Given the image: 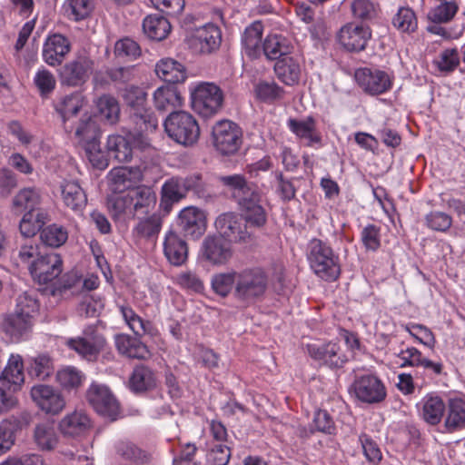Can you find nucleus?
<instances>
[{
	"instance_id": "obj_1",
	"label": "nucleus",
	"mask_w": 465,
	"mask_h": 465,
	"mask_svg": "<svg viewBox=\"0 0 465 465\" xmlns=\"http://www.w3.org/2000/svg\"><path fill=\"white\" fill-rule=\"evenodd\" d=\"M218 180L232 192L239 214L249 230L260 229L266 224L267 213L262 205L261 193L253 183L247 182L242 174L223 175Z\"/></svg>"
},
{
	"instance_id": "obj_2",
	"label": "nucleus",
	"mask_w": 465,
	"mask_h": 465,
	"mask_svg": "<svg viewBox=\"0 0 465 465\" xmlns=\"http://www.w3.org/2000/svg\"><path fill=\"white\" fill-rule=\"evenodd\" d=\"M38 310L39 303L35 291L24 292L17 296L14 311L4 315L1 324L9 341L17 343L29 339Z\"/></svg>"
},
{
	"instance_id": "obj_3",
	"label": "nucleus",
	"mask_w": 465,
	"mask_h": 465,
	"mask_svg": "<svg viewBox=\"0 0 465 465\" xmlns=\"http://www.w3.org/2000/svg\"><path fill=\"white\" fill-rule=\"evenodd\" d=\"M189 192H193L198 197L205 196L206 188L201 173L173 176L167 179L161 188L160 208L169 213L173 206L184 199Z\"/></svg>"
},
{
	"instance_id": "obj_4",
	"label": "nucleus",
	"mask_w": 465,
	"mask_h": 465,
	"mask_svg": "<svg viewBox=\"0 0 465 465\" xmlns=\"http://www.w3.org/2000/svg\"><path fill=\"white\" fill-rule=\"evenodd\" d=\"M268 282V275L262 268L242 269L236 273V285L232 296L241 307H249L264 296Z\"/></svg>"
},
{
	"instance_id": "obj_5",
	"label": "nucleus",
	"mask_w": 465,
	"mask_h": 465,
	"mask_svg": "<svg viewBox=\"0 0 465 465\" xmlns=\"http://www.w3.org/2000/svg\"><path fill=\"white\" fill-rule=\"evenodd\" d=\"M74 137L84 150L92 165L104 170L108 166V160L100 146L101 131L96 121L87 114L82 115L76 126H74Z\"/></svg>"
},
{
	"instance_id": "obj_6",
	"label": "nucleus",
	"mask_w": 465,
	"mask_h": 465,
	"mask_svg": "<svg viewBox=\"0 0 465 465\" xmlns=\"http://www.w3.org/2000/svg\"><path fill=\"white\" fill-rule=\"evenodd\" d=\"M307 258L314 273L326 282H333L341 273L339 255L321 239L313 238L307 247Z\"/></svg>"
},
{
	"instance_id": "obj_7",
	"label": "nucleus",
	"mask_w": 465,
	"mask_h": 465,
	"mask_svg": "<svg viewBox=\"0 0 465 465\" xmlns=\"http://www.w3.org/2000/svg\"><path fill=\"white\" fill-rule=\"evenodd\" d=\"M164 131L175 143L192 146L200 137V126L196 118L186 111H173L163 122Z\"/></svg>"
},
{
	"instance_id": "obj_8",
	"label": "nucleus",
	"mask_w": 465,
	"mask_h": 465,
	"mask_svg": "<svg viewBox=\"0 0 465 465\" xmlns=\"http://www.w3.org/2000/svg\"><path fill=\"white\" fill-rule=\"evenodd\" d=\"M149 139L142 134H133L129 131L125 135H109L106 142V150L109 157L119 163H128L139 152L150 148Z\"/></svg>"
},
{
	"instance_id": "obj_9",
	"label": "nucleus",
	"mask_w": 465,
	"mask_h": 465,
	"mask_svg": "<svg viewBox=\"0 0 465 465\" xmlns=\"http://www.w3.org/2000/svg\"><path fill=\"white\" fill-rule=\"evenodd\" d=\"M192 106L203 117L218 114L223 105V92L213 83H201L191 92Z\"/></svg>"
},
{
	"instance_id": "obj_10",
	"label": "nucleus",
	"mask_w": 465,
	"mask_h": 465,
	"mask_svg": "<svg viewBox=\"0 0 465 465\" xmlns=\"http://www.w3.org/2000/svg\"><path fill=\"white\" fill-rule=\"evenodd\" d=\"M212 143L222 155H232L238 152L242 143V128L231 120L218 121L213 126Z\"/></svg>"
},
{
	"instance_id": "obj_11",
	"label": "nucleus",
	"mask_w": 465,
	"mask_h": 465,
	"mask_svg": "<svg viewBox=\"0 0 465 465\" xmlns=\"http://www.w3.org/2000/svg\"><path fill=\"white\" fill-rule=\"evenodd\" d=\"M306 351L314 361L331 370L341 369L348 361L345 351L339 341L309 343Z\"/></svg>"
},
{
	"instance_id": "obj_12",
	"label": "nucleus",
	"mask_w": 465,
	"mask_h": 465,
	"mask_svg": "<svg viewBox=\"0 0 465 465\" xmlns=\"http://www.w3.org/2000/svg\"><path fill=\"white\" fill-rule=\"evenodd\" d=\"M94 67V61L87 55H78L65 63L58 70L60 84L68 87H79L84 84Z\"/></svg>"
},
{
	"instance_id": "obj_13",
	"label": "nucleus",
	"mask_w": 465,
	"mask_h": 465,
	"mask_svg": "<svg viewBox=\"0 0 465 465\" xmlns=\"http://www.w3.org/2000/svg\"><path fill=\"white\" fill-rule=\"evenodd\" d=\"M214 224L219 235L229 242H247L252 235V232L244 223L243 218L234 212L220 214Z\"/></svg>"
},
{
	"instance_id": "obj_14",
	"label": "nucleus",
	"mask_w": 465,
	"mask_h": 465,
	"mask_svg": "<svg viewBox=\"0 0 465 465\" xmlns=\"http://www.w3.org/2000/svg\"><path fill=\"white\" fill-rule=\"evenodd\" d=\"M105 339L94 326H88L83 335L69 339L67 346L88 361H94L105 346Z\"/></svg>"
},
{
	"instance_id": "obj_15",
	"label": "nucleus",
	"mask_w": 465,
	"mask_h": 465,
	"mask_svg": "<svg viewBox=\"0 0 465 465\" xmlns=\"http://www.w3.org/2000/svg\"><path fill=\"white\" fill-rule=\"evenodd\" d=\"M88 402L94 411L111 420H116L120 406L108 387L97 383H93L86 392Z\"/></svg>"
},
{
	"instance_id": "obj_16",
	"label": "nucleus",
	"mask_w": 465,
	"mask_h": 465,
	"mask_svg": "<svg viewBox=\"0 0 465 465\" xmlns=\"http://www.w3.org/2000/svg\"><path fill=\"white\" fill-rule=\"evenodd\" d=\"M355 80L364 93L378 95L386 93L392 86V78L385 71L376 68H359Z\"/></svg>"
},
{
	"instance_id": "obj_17",
	"label": "nucleus",
	"mask_w": 465,
	"mask_h": 465,
	"mask_svg": "<svg viewBox=\"0 0 465 465\" xmlns=\"http://www.w3.org/2000/svg\"><path fill=\"white\" fill-rule=\"evenodd\" d=\"M32 277L41 284L56 279L63 271V260L54 252L43 253L29 266Z\"/></svg>"
},
{
	"instance_id": "obj_18",
	"label": "nucleus",
	"mask_w": 465,
	"mask_h": 465,
	"mask_svg": "<svg viewBox=\"0 0 465 465\" xmlns=\"http://www.w3.org/2000/svg\"><path fill=\"white\" fill-rule=\"evenodd\" d=\"M222 44V31L214 24H206L197 28L190 38L191 48L202 54L217 52Z\"/></svg>"
},
{
	"instance_id": "obj_19",
	"label": "nucleus",
	"mask_w": 465,
	"mask_h": 465,
	"mask_svg": "<svg viewBox=\"0 0 465 465\" xmlns=\"http://www.w3.org/2000/svg\"><path fill=\"white\" fill-rule=\"evenodd\" d=\"M351 388L356 398L365 403H378L386 397V389L382 381L375 375L365 374L357 377Z\"/></svg>"
},
{
	"instance_id": "obj_20",
	"label": "nucleus",
	"mask_w": 465,
	"mask_h": 465,
	"mask_svg": "<svg viewBox=\"0 0 465 465\" xmlns=\"http://www.w3.org/2000/svg\"><path fill=\"white\" fill-rule=\"evenodd\" d=\"M30 395L33 401L45 413L56 415L65 407V400L62 393L53 386L36 384L31 388Z\"/></svg>"
},
{
	"instance_id": "obj_21",
	"label": "nucleus",
	"mask_w": 465,
	"mask_h": 465,
	"mask_svg": "<svg viewBox=\"0 0 465 465\" xmlns=\"http://www.w3.org/2000/svg\"><path fill=\"white\" fill-rule=\"evenodd\" d=\"M371 37V31L369 26L353 23L342 26L338 34L339 42L351 52L364 50Z\"/></svg>"
},
{
	"instance_id": "obj_22",
	"label": "nucleus",
	"mask_w": 465,
	"mask_h": 465,
	"mask_svg": "<svg viewBox=\"0 0 465 465\" xmlns=\"http://www.w3.org/2000/svg\"><path fill=\"white\" fill-rule=\"evenodd\" d=\"M70 51V40L61 34H53L44 43L42 57L49 66L56 67L62 64Z\"/></svg>"
},
{
	"instance_id": "obj_23",
	"label": "nucleus",
	"mask_w": 465,
	"mask_h": 465,
	"mask_svg": "<svg viewBox=\"0 0 465 465\" xmlns=\"http://www.w3.org/2000/svg\"><path fill=\"white\" fill-rule=\"evenodd\" d=\"M177 226L185 236L197 239L205 232V215L203 212L197 207H185L178 215Z\"/></svg>"
},
{
	"instance_id": "obj_24",
	"label": "nucleus",
	"mask_w": 465,
	"mask_h": 465,
	"mask_svg": "<svg viewBox=\"0 0 465 465\" xmlns=\"http://www.w3.org/2000/svg\"><path fill=\"white\" fill-rule=\"evenodd\" d=\"M203 257L213 264H223L232 257L230 242L221 235H208L202 243Z\"/></svg>"
},
{
	"instance_id": "obj_25",
	"label": "nucleus",
	"mask_w": 465,
	"mask_h": 465,
	"mask_svg": "<svg viewBox=\"0 0 465 465\" xmlns=\"http://www.w3.org/2000/svg\"><path fill=\"white\" fill-rule=\"evenodd\" d=\"M107 177L110 189L115 193H120L135 188L141 181L142 173L139 168L115 167L109 172Z\"/></svg>"
},
{
	"instance_id": "obj_26",
	"label": "nucleus",
	"mask_w": 465,
	"mask_h": 465,
	"mask_svg": "<svg viewBox=\"0 0 465 465\" xmlns=\"http://www.w3.org/2000/svg\"><path fill=\"white\" fill-rule=\"evenodd\" d=\"M163 254L172 265L181 266L188 258L187 242L176 232L170 230L164 237Z\"/></svg>"
},
{
	"instance_id": "obj_27",
	"label": "nucleus",
	"mask_w": 465,
	"mask_h": 465,
	"mask_svg": "<svg viewBox=\"0 0 465 465\" xmlns=\"http://www.w3.org/2000/svg\"><path fill=\"white\" fill-rule=\"evenodd\" d=\"M129 192L132 203V218L147 215L154 208L157 197L151 187L140 185Z\"/></svg>"
},
{
	"instance_id": "obj_28",
	"label": "nucleus",
	"mask_w": 465,
	"mask_h": 465,
	"mask_svg": "<svg viewBox=\"0 0 465 465\" xmlns=\"http://www.w3.org/2000/svg\"><path fill=\"white\" fill-rule=\"evenodd\" d=\"M82 106L83 99L79 93L64 95L54 104V109L59 114L66 133L71 134L74 131L71 119L80 112Z\"/></svg>"
},
{
	"instance_id": "obj_29",
	"label": "nucleus",
	"mask_w": 465,
	"mask_h": 465,
	"mask_svg": "<svg viewBox=\"0 0 465 465\" xmlns=\"http://www.w3.org/2000/svg\"><path fill=\"white\" fill-rule=\"evenodd\" d=\"M44 200L43 191L36 186L20 189L12 199V207L20 212L44 210L41 204Z\"/></svg>"
},
{
	"instance_id": "obj_30",
	"label": "nucleus",
	"mask_w": 465,
	"mask_h": 465,
	"mask_svg": "<svg viewBox=\"0 0 465 465\" xmlns=\"http://www.w3.org/2000/svg\"><path fill=\"white\" fill-rule=\"evenodd\" d=\"M91 428L89 417L82 411H74L59 422V430L64 437L76 438L84 435Z\"/></svg>"
},
{
	"instance_id": "obj_31",
	"label": "nucleus",
	"mask_w": 465,
	"mask_h": 465,
	"mask_svg": "<svg viewBox=\"0 0 465 465\" xmlns=\"http://www.w3.org/2000/svg\"><path fill=\"white\" fill-rule=\"evenodd\" d=\"M60 190L64 205L74 213H82L86 206L87 196L78 182H63Z\"/></svg>"
},
{
	"instance_id": "obj_32",
	"label": "nucleus",
	"mask_w": 465,
	"mask_h": 465,
	"mask_svg": "<svg viewBox=\"0 0 465 465\" xmlns=\"http://www.w3.org/2000/svg\"><path fill=\"white\" fill-rule=\"evenodd\" d=\"M445 431L453 433L465 429V401L451 398L446 404Z\"/></svg>"
},
{
	"instance_id": "obj_33",
	"label": "nucleus",
	"mask_w": 465,
	"mask_h": 465,
	"mask_svg": "<svg viewBox=\"0 0 465 465\" xmlns=\"http://www.w3.org/2000/svg\"><path fill=\"white\" fill-rule=\"evenodd\" d=\"M277 78L286 85L297 84L301 77L300 63L292 56H283L273 66Z\"/></svg>"
},
{
	"instance_id": "obj_34",
	"label": "nucleus",
	"mask_w": 465,
	"mask_h": 465,
	"mask_svg": "<svg viewBox=\"0 0 465 465\" xmlns=\"http://www.w3.org/2000/svg\"><path fill=\"white\" fill-rule=\"evenodd\" d=\"M49 221L50 216L46 210L25 212L19 223L20 233L26 238L33 237L40 232Z\"/></svg>"
},
{
	"instance_id": "obj_35",
	"label": "nucleus",
	"mask_w": 465,
	"mask_h": 465,
	"mask_svg": "<svg viewBox=\"0 0 465 465\" xmlns=\"http://www.w3.org/2000/svg\"><path fill=\"white\" fill-rule=\"evenodd\" d=\"M287 124L296 136L306 141L307 146L321 143L322 137L316 130V122L313 117L308 116L304 120L291 118Z\"/></svg>"
},
{
	"instance_id": "obj_36",
	"label": "nucleus",
	"mask_w": 465,
	"mask_h": 465,
	"mask_svg": "<svg viewBox=\"0 0 465 465\" xmlns=\"http://www.w3.org/2000/svg\"><path fill=\"white\" fill-rule=\"evenodd\" d=\"M263 25L261 21H254L247 26L242 36V45L247 56L257 58L262 51V37Z\"/></svg>"
},
{
	"instance_id": "obj_37",
	"label": "nucleus",
	"mask_w": 465,
	"mask_h": 465,
	"mask_svg": "<svg viewBox=\"0 0 465 465\" xmlns=\"http://www.w3.org/2000/svg\"><path fill=\"white\" fill-rule=\"evenodd\" d=\"M115 346L118 351L128 358L146 359L150 352L137 337L127 334H117L114 337Z\"/></svg>"
},
{
	"instance_id": "obj_38",
	"label": "nucleus",
	"mask_w": 465,
	"mask_h": 465,
	"mask_svg": "<svg viewBox=\"0 0 465 465\" xmlns=\"http://www.w3.org/2000/svg\"><path fill=\"white\" fill-rule=\"evenodd\" d=\"M24 364L20 355L12 354L8 360L7 365L2 371L0 376V381L2 385H9V390L13 388V391L19 389L22 383H24Z\"/></svg>"
},
{
	"instance_id": "obj_39",
	"label": "nucleus",
	"mask_w": 465,
	"mask_h": 465,
	"mask_svg": "<svg viewBox=\"0 0 465 465\" xmlns=\"http://www.w3.org/2000/svg\"><path fill=\"white\" fill-rule=\"evenodd\" d=\"M421 417L428 424L438 425L445 413L446 404L443 400L434 394L426 395L421 401Z\"/></svg>"
},
{
	"instance_id": "obj_40",
	"label": "nucleus",
	"mask_w": 465,
	"mask_h": 465,
	"mask_svg": "<svg viewBox=\"0 0 465 465\" xmlns=\"http://www.w3.org/2000/svg\"><path fill=\"white\" fill-rule=\"evenodd\" d=\"M153 103L158 111L165 112L181 106L183 97L174 85L160 86L153 93Z\"/></svg>"
},
{
	"instance_id": "obj_41",
	"label": "nucleus",
	"mask_w": 465,
	"mask_h": 465,
	"mask_svg": "<svg viewBox=\"0 0 465 465\" xmlns=\"http://www.w3.org/2000/svg\"><path fill=\"white\" fill-rule=\"evenodd\" d=\"M155 73L163 81L172 84L182 83L186 78L183 65L171 58L160 60L155 65Z\"/></svg>"
},
{
	"instance_id": "obj_42",
	"label": "nucleus",
	"mask_w": 465,
	"mask_h": 465,
	"mask_svg": "<svg viewBox=\"0 0 465 465\" xmlns=\"http://www.w3.org/2000/svg\"><path fill=\"white\" fill-rule=\"evenodd\" d=\"M171 29L169 20L163 15H150L143 21V31L151 40H164L170 34Z\"/></svg>"
},
{
	"instance_id": "obj_43",
	"label": "nucleus",
	"mask_w": 465,
	"mask_h": 465,
	"mask_svg": "<svg viewBox=\"0 0 465 465\" xmlns=\"http://www.w3.org/2000/svg\"><path fill=\"white\" fill-rule=\"evenodd\" d=\"M128 121L135 130L133 134H143V132H154L158 127V119L148 105L141 110L128 113Z\"/></svg>"
},
{
	"instance_id": "obj_44",
	"label": "nucleus",
	"mask_w": 465,
	"mask_h": 465,
	"mask_svg": "<svg viewBox=\"0 0 465 465\" xmlns=\"http://www.w3.org/2000/svg\"><path fill=\"white\" fill-rule=\"evenodd\" d=\"M33 441L37 449L43 451H51L58 444V435L53 424L42 422L34 428Z\"/></svg>"
},
{
	"instance_id": "obj_45",
	"label": "nucleus",
	"mask_w": 465,
	"mask_h": 465,
	"mask_svg": "<svg viewBox=\"0 0 465 465\" xmlns=\"http://www.w3.org/2000/svg\"><path fill=\"white\" fill-rule=\"evenodd\" d=\"M156 386L154 372L144 365L136 366L130 378L129 387L135 393H142L153 389Z\"/></svg>"
},
{
	"instance_id": "obj_46",
	"label": "nucleus",
	"mask_w": 465,
	"mask_h": 465,
	"mask_svg": "<svg viewBox=\"0 0 465 465\" xmlns=\"http://www.w3.org/2000/svg\"><path fill=\"white\" fill-rule=\"evenodd\" d=\"M291 48L288 40L281 35H268L262 47L266 58L276 61L283 56H288Z\"/></svg>"
},
{
	"instance_id": "obj_47",
	"label": "nucleus",
	"mask_w": 465,
	"mask_h": 465,
	"mask_svg": "<svg viewBox=\"0 0 465 465\" xmlns=\"http://www.w3.org/2000/svg\"><path fill=\"white\" fill-rule=\"evenodd\" d=\"M116 453L124 460L134 462L137 465H144L151 461L152 456L149 452L142 450L134 443L128 440H120L115 445Z\"/></svg>"
},
{
	"instance_id": "obj_48",
	"label": "nucleus",
	"mask_w": 465,
	"mask_h": 465,
	"mask_svg": "<svg viewBox=\"0 0 465 465\" xmlns=\"http://www.w3.org/2000/svg\"><path fill=\"white\" fill-rule=\"evenodd\" d=\"M63 8L69 20L80 22L91 16L94 0H65Z\"/></svg>"
},
{
	"instance_id": "obj_49",
	"label": "nucleus",
	"mask_w": 465,
	"mask_h": 465,
	"mask_svg": "<svg viewBox=\"0 0 465 465\" xmlns=\"http://www.w3.org/2000/svg\"><path fill=\"white\" fill-rule=\"evenodd\" d=\"M253 92L255 97L266 104H272L284 97V89L274 81H259L254 84Z\"/></svg>"
},
{
	"instance_id": "obj_50",
	"label": "nucleus",
	"mask_w": 465,
	"mask_h": 465,
	"mask_svg": "<svg viewBox=\"0 0 465 465\" xmlns=\"http://www.w3.org/2000/svg\"><path fill=\"white\" fill-rule=\"evenodd\" d=\"M40 239L45 246L58 248L66 242L68 232L64 226L53 223L42 229Z\"/></svg>"
},
{
	"instance_id": "obj_51",
	"label": "nucleus",
	"mask_w": 465,
	"mask_h": 465,
	"mask_svg": "<svg viewBox=\"0 0 465 465\" xmlns=\"http://www.w3.org/2000/svg\"><path fill=\"white\" fill-rule=\"evenodd\" d=\"M84 374L75 367H65L56 373V381L66 391L78 389L84 381Z\"/></svg>"
},
{
	"instance_id": "obj_52",
	"label": "nucleus",
	"mask_w": 465,
	"mask_h": 465,
	"mask_svg": "<svg viewBox=\"0 0 465 465\" xmlns=\"http://www.w3.org/2000/svg\"><path fill=\"white\" fill-rule=\"evenodd\" d=\"M96 106L100 116L109 124H115L120 115L118 101L110 94H104L98 98Z\"/></svg>"
},
{
	"instance_id": "obj_53",
	"label": "nucleus",
	"mask_w": 465,
	"mask_h": 465,
	"mask_svg": "<svg viewBox=\"0 0 465 465\" xmlns=\"http://www.w3.org/2000/svg\"><path fill=\"white\" fill-rule=\"evenodd\" d=\"M122 96L128 107V113L141 110L148 105L147 94L143 91V89L138 86H126L123 92Z\"/></svg>"
},
{
	"instance_id": "obj_54",
	"label": "nucleus",
	"mask_w": 465,
	"mask_h": 465,
	"mask_svg": "<svg viewBox=\"0 0 465 465\" xmlns=\"http://www.w3.org/2000/svg\"><path fill=\"white\" fill-rule=\"evenodd\" d=\"M34 84L37 88L42 98L46 99L51 96L56 87V79L52 72L45 68L39 69L35 77Z\"/></svg>"
},
{
	"instance_id": "obj_55",
	"label": "nucleus",
	"mask_w": 465,
	"mask_h": 465,
	"mask_svg": "<svg viewBox=\"0 0 465 465\" xmlns=\"http://www.w3.org/2000/svg\"><path fill=\"white\" fill-rule=\"evenodd\" d=\"M107 206L114 219L123 215L132 218V203L130 192L124 195H114L107 198Z\"/></svg>"
},
{
	"instance_id": "obj_56",
	"label": "nucleus",
	"mask_w": 465,
	"mask_h": 465,
	"mask_svg": "<svg viewBox=\"0 0 465 465\" xmlns=\"http://www.w3.org/2000/svg\"><path fill=\"white\" fill-rule=\"evenodd\" d=\"M54 370L51 357L47 354H40L34 358L28 371L31 376L45 381L53 374Z\"/></svg>"
},
{
	"instance_id": "obj_57",
	"label": "nucleus",
	"mask_w": 465,
	"mask_h": 465,
	"mask_svg": "<svg viewBox=\"0 0 465 465\" xmlns=\"http://www.w3.org/2000/svg\"><path fill=\"white\" fill-rule=\"evenodd\" d=\"M236 271L217 273L212 278V288L213 292L222 296L226 297L232 291L233 292L236 285Z\"/></svg>"
},
{
	"instance_id": "obj_58",
	"label": "nucleus",
	"mask_w": 465,
	"mask_h": 465,
	"mask_svg": "<svg viewBox=\"0 0 465 465\" xmlns=\"http://www.w3.org/2000/svg\"><path fill=\"white\" fill-rule=\"evenodd\" d=\"M352 16L361 22L371 21L377 15V6L371 0H351Z\"/></svg>"
},
{
	"instance_id": "obj_59",
	"label": "nucleus",
	"mask_w": 465,
	"mask_h": 465,
	"mask_svg": "<svg viewBox=\"0 0 465 465\" xmlns=\"http://www.w3.org/2000/svg\"><path fill=\"white\" fill-rule=\"evenodd\" d=\"M392 25L403 33L414 32L417 29V18L409 7H401L392 19Z\"/></svg>"
},
{
	"instance_id": "obj_60",
	"label": "nucleus",
	"mask_w": 465,
	"mask_h": 465,
	"mask_svg": "<svg viewBox=\"0 0 465 465\" xmlns=\"http://www.w3.org/2000/svg\"><path fill=\"white\" fill-rule=\"evenodd\" d=\"M162 227V219L157 214L141 219L134 229V233L140 238H150L158 234Z\"/></svg>"
},
{
	"instance_id": "obj_61",
	"label": "nucleus",
	"mask_w": 465,
	"mask_h": 465,
	"mask_svg": "<svg viewBox=\"0 0 465 465\" xmlns=\"http://www.w3.org/2000/svg\"><path fill=\"white\" fill-rule=\"evenodd\" d=\"M458 8L456 2L445 1L428 13V19L432 23H448L453 18Z\"/></svg>"
},
{
	"instance_id": "obj_62",
	"label": "nucleus",
	"mask_w": 465,
	"mask_h": 465,
	"mask_svg": "<svg viewBox=\"0 0 465 465\" xmlns=\"http://www.w3.org/2000/svg\"><path fill=\"white\" fill-rule=\"evenodd\" d=\"M120 312L133 331L141 336L149 331L150 322H144L130 306L122 305Z\"/></svg>"
},
{
	"instance_id": "obj_63",
	"label": "nucleus",
	"mask_w": 465,
	"mask_h": 465,
	"mask_svg": "<svg viewBox=\"0 0 465 465\" xmlns=\"http://www.w3.org/2000/svg\"><path fill=\"white\" fill-rule=\"evenodd\" d=\"M361 240L367 251H377L381 247L380 227L375 224L366 225L361 232Z\"/></svg>"
},
{
	"instance_id": "obj_64",
	"label": "nucleus",
	"mask_w": 465,
	"mask_h": 465,
	"mask_svg": "<svg viewBox=\"0 0 465 465\" xmlns=\"http://www.w3.org/2000/svg\"><path fill=\"white\" fill-rule=\"evenodd\" d=\"M429 228L438 232L448 231L452 224V218L443 212H431L425 217Z\"/></svg>"
}]
</instances>
